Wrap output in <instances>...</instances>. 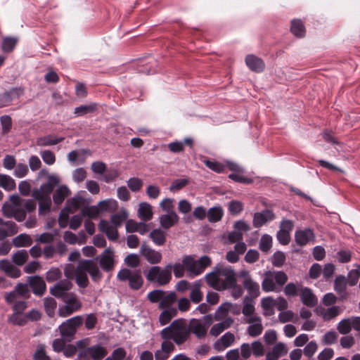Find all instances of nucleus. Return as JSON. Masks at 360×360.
<instances>
[{"mask_svg": "<svg viewBox=\"0 0 360 360\" xmlns=\"http://www.w3.org/2000/svg\"><path fill=\"white\" fill-rule=\"evenodd\" d=\"M176 314V309L175 308L165 309L160 316V322L161 325H165L169 322L172 317Z\"/></svg>", "mask_w": 360, "mask_h": 360, "instance_id": "50", "label": "nucleus"}, {"mask_svg": "<svg viewBox=\"0 0 360 360\" xmlns=\"http://www.w3.org/2000/svg\"><path fill=\"white\" fill-rule=\"evenodd\" d=\"M318 349V344L316 341H310L303 349V354L308 358H311Z\"/></svg>", "mask_w": 360, "mask_h": 360, "instance_id": "56", "label": "nucleus"}, {"mask_svg": "<svg viewBox=\"0 0 360 360\" xmlns=\"http://www.w3.org/2000/svg\"><path fill=\"white\" fill-rule=\"evenodd\" d=\"M28 294V288L26 284L19 283L16 285L15 290L6 296V300L8 303L14 302L20 297H25Z\"/></svg>", "mask_w": 360, "mask_h": 360, "instance_id": "28", "label": "nucleus"}, {"mask_svg": "<svg viewBox=\"0 0 360 360\" xmlns=\"http://www.w3.org/2000/svg\"><path fill=\"white\" fill-rule=\"evenodd\" d=\"M96 108L95 104H91L87 105H80L75 108L74 113L77 116H82L86 114L94 112Z\"/></svg>", "mask_w": 360, "mask_h": 360, "instance_id": "57", "label": "nucleus"}, {"mask_svg": "<svg viewBox=\"0 0 360 360\" xmlns=\"http://www.w3.org/2000/svg\"><path fill=\"white\" fill-rule=\"evenodd\" d=\"M28 253L25 250H20L12 255V261L18 266L23 265L28 259Z\"/></svg>", "mask_w": 360, "mask_h": 360, "instance_id": "47", "label": "nucleus"}, {"mask_svg": "<svg viewBox=\"0 0 360 360\" xmlns=\"http://www.w3.org/2000/svg\"><path fill=\"white\" fill-rule=\"evenodd\" d=\"M61 276V271L58 268L52 267L47 272L46 279L48 282H53Z\"/></svg>", "mask_w": 360, "mask_h": 360, "instance_id": "60", "label": "nucleus"}, {"mask_svg": "<svg viewBox=\"0 0 360 360\" xmlns=\"http://www.w3.org/2000/svg\"><path fill=\"white\" fill-rule=\"evenodd\" d=\"M128 217L127 212L124 209H122L119 212L111 216L110 221L112 225L120 226L122 224L127 220Z\"/></svg>", "mask_w": 360, "mask_h": 360, "instance_id": "48", "label": "nucleus"}, {"mask_svg": "<svg viewBox=\"0 0 360 360\" xmlns=\"http://www.w3.org/2000/svg\"><path fill=\"white\" fill-rule=\"evenodd\" d=\"M82 317L76 316L66 320L60 326L59 330L62 338L70 340L77 331V328L82 325Z\"/></svg>", "mask_w": 360, "mask_h": 360, "instance_id": "11", "label": "nucleus"}, {"mask_svg": "<svg viewBox=\"0 0 360 360\" xmlns=\"http://www.w3.org/2000/svg\"><path fill=\"white\" fill-rule=\"evenodd\" d=\"M36 203L32 200H22L17 195L10 196L9 202L2 206L4 214L8 217H13L18 221H23L26 217V211L31 212L35 210Z\"/></svg>", "mask_w": 360, "mask_h": 360, "instance_id": "3", "label": "nucleus"}, {"mask_svg": "<svg viewBox=\"0 0 360 360\" xmlns=\"http://www.w3.org/2000/svg\"><path fill=\"white\" fill-rule=\"evenodd\" d=\"M124 262L127 266L136 268L140 264V259L137 255L130 254L125 257Z\"/></svg>", "mask_w": 360, "mask_h": 360, "instance_id": "63", "label": "nucleus"}, {"mask_svg": "<svg viewBox=\"0 0 360 360\" xmlns=\"http://www.w3.org/2000/svg\"><path fill=\"white\" fill-rule=\"evenodd\" d=\"M32 240L29 235L22 233L13 239L15 247H28L32 245Z\"/></svg>", "mask_w": 360, "mask_h": 360, "instance_id": "46", "label": "nucleus"}, {"mask_svg": "<svg viewBox=\"0 0 360 360\" xmlns=\"http://www.w3.org/2000/svg\"><path fill=\"white\" fill-rule=\"evenodd\" d=\"M0 187L6 191H12L15 188V181L8 175L0 174Z\"/></svg>", "mask_w": 360, "mask_h": 360, "instance_id": "49", "label": "nucleus"}, {"mask_svg": "<svg viewBox=\"0 0 360 360\" xmlns=\"http://www.w3.org/2000/svg\"><path fill=\"white\" fill-rule=\"evenodd\" d=\"M140 254L151 264H158L161 262L162 259L160 252L152 249L146 243L141 245Z\"/></svg>", "mask_w": 360, "mask_h": 360, "instance_id": "16", "label": "nucleus"}, {"mask_svg": "<svg viewBox=\"0 0 360 360\" xmlns=\"http://www.w3.org/2000/svg\"><path fill=\"white\" fill-rule=\"evenodd\" d=\"M70 194V191L66 186H59L53 193V202L57 205H60Z\"/></svg>", "mask_w": 360, "mask_h": 360, "instance_id": "34", "label": "nucleus"}, {"mask_svg": "<svg viewBox=\"0 0 360 360\" xmlns=\"http://www.w3.org/2000/svg\"><path fill=\"white\" fill-rule=\"evenodd\" d=\"M11 323L15 325L22 326L26 321V315L22 314V313L14 312L9 318Z\"/></svg>", "mask_w": 360, "mask_h": 360, "instance_id": "61", "label": "nucleus"}, {"mask_svg": "<svg viewBox=\"0 0 360 360\" xmlns=\"http://www.w3.org/2000/svg\"><path fill=\"white\" fill-rule=\"evenodd\" d=\"M235 341V335L230 333H226L214 345V348L218 352H222L226 348L231 346Z\"/></svg>", "mask_w": 360, "mask_h": 360, "instance_id": "23", "label": "nucleus"}, {"mask_svg": "<svg viewBox=\"0 0 360 360\" xmlns=\"http://www.w3.org/2000/svg\"><path fill=\"white\" fill-rule=\"evenodd\" d=\"M182 262L189 277H195L201 274L204 270L211 265V259L208 256H202L198 260L194 259L191 255L185 256Z\"/></svg>", "mask_w": 360, "mask_h": 360, "instance_id": "7", "label": "nucleus"}, {"mask_svg": "<svg viewBox=\"0 0 360 360\" xmlns=\"http://www.w3.org/2000/svg\"><path fill=\"white\" fill-rule=\"evenodd\" d=\"M205 165L217 172H222L224 169V165L216 161L215 159H204Z\"/></svg>", "mask_w": 360, "mask_h": 360, "instance_id": "54", "label": "nucleus"}, {"mask_svg": "<svg viewBox=\"0 0 360 360\" xmlns=\"http://www.w3.org/2000/svg\"><path fill=\"white\" fill-rule=\"evenodd\" d=\"M89 274L94 282H98L103 278V274L98 266L97 262L92 259L80 260L77 266L68 264L64 269V274L68 279H75L80 288H86L89 285Z\"/></svg>", "mask_w": 360, "mask_h": 360, "instance_id": "1", "label": "nucleus"}, {"mask_svg": "<svg viewBox=\"0 0 360 360\" xmlns=\"http://www.w3.org/2000/svg\"><path fill=\"white\" fill-rule=\"evenodd\" d=\"M193 146V139L188 137L184 139L183 141H174L168 144V148L171 152L180 153L184 150L186 146L192 148Z\"/></svg>", "mask_w": 360, "mask_h": 360, "instance_id": "31", "label": "nucleus"}, {"mask_svg": "<svg viewBox=\"0 0 360 360\" xmlns=\"http://www.w3.org/2000/svg\"><path fill=\"white\" fill-rule=\"evenodd\" d=\"M120 281H128L129 287L133 290H139L143 285V280L140 270L121 269L117 275Z\"/></svg>", "mask_w": 360, "mask_h": 360, "instance_id": "9", "label": "nucleus"}, {"mask_svg": "<svg viewBox=\"0 0 360 360\" xmlns=\"http://www.w3.org/2000/svg\"><path fill=\"white\" fill-rule=\"evenodd\" d=\"M17 44V39L13 37H5L3 39L1 49L4 52H11Z\"/></svg>", "mask_w": 360, "mask_h": 360, "instance_id": "53", "label": "nucleus"}, {"mask_svg": "<svg viewBox=\"0 0 360 360\" xmlns=\"http://www.w3.org/2000/svg\"><path fill=\"white\" fill-rule=\"evenodd\" d=\"M18 232L16 224L11 221H4L0 218V240Z\"/></svg>", "mask_w": 360, "mask_h": 360, "instance_id": "19", "label": "nucleus"}, {"mask_svg": "<svg viewBox=\"0 0 360 360\" xmlns=\"http://www.w3.org/2000/svg\"><path fill=\"white\" fill-rule=\"evenodd\" d=\"M117 227L105 220H101L98 224L99 230L105 233L110 240H116L118 238Z\"/></svg>", "mask_w": 360, "mask_h": 360, "instance_id": "27", "label": "nucleus"}, {"mask_svg": "<svg viewBox=\"0 0 360 360\" xmlns=\"http://www.w3.org/2000/svg\"><path fill=\"white\" fill-rule=\"evenodd\" d=\"M230 307H231L230 302H225L221 304L214 313V319L220 321L226 319L229 312H230Z\"/></svg>", "mask_w": 360, "mask_h": 360, "instance_id": "44", "label": "nucleus"}, {"mask_svg": "<svg viewBox=\"0 0 360 360\" xmlns=\"http://www.w3.org/2000/svg\"><path fill=\"white\" fill-rule=\"evenodd\" d=\"M138 216L144 221L151 219L153 217L151 205L147 202H141L138 210Z\"/></svg>", "mask_w": 360, "mask_h": 360, "instance_id": "39", "label": "nucleus"}, {"mask_svg": "<svg viewBox=\"0 0 360 360\" xmlns=\"http://www.w3.org/2000/svg\"><path fill=\"white\" fill-rule=\"evenodd\" d=\"M72 284L68 280H62L56 283L50 289V292L52 295L58 298L65 300L71 293H68V291L72 288Z\"/></svg>", "mask_w": 360, "mask_h": 360, "instance_id": "15", "label": "nucleus"}, {"mask_svg": "<svg viewBox=\"0 0 360 360\" xmlns=\"http://www.w3.org/2000/svg\"><path fill=\"white\" fill-rule=\"evenodd\" d=\"M172 265L169 264L163 269L159 266H153L148 270L146 277L148 281L158 285H165L169 283L172 278Z\"/></svg>", "mask_w": 360, "mask_h": 360, "instance_id": "8", "label": "nucleus"}, {"mask_svg": "<svg viewBox=\"0 0 360 360\" xmlns=\"http://www.w3.org/2000/svg\"><path fill=\"white\" fill-rule=\"evenodd\" d=\"M207 283L212 288L222 290L233 286L236 283V273L231 266H217L214 270L205 275Z\"/></svg>", "mask_w": 360, "mask_h": 360, "instance_id": "2", "label": "nucleus"}, {"mask_svg": "<svg viewBox=\"0 0 360 360\" xmlns=\"http://www.w3.org/2000/svg\"><path fill=\"white\" fill-rule=\"evenodd\" d=\"M176 300V296L174 292H166L164 291V295L159 303L160 308L168 309L171 308V305L174 303Z\"/></svg>", "mask_w": 360, "mask_h": 360, "instance_id": "45", "label": "nucleus"}, {"mask_svg": "<svg viewBox=\"0 0 360 360\" xmlns=\"http://www.w3.org/2000/svg\"><path fill=\"white\" fill-rule=\"evenodd\" d=\"M22 93V91L20 89L13 88L0 94V108L8 105L13 99L18 98Z\"/></svg>", "mask_w": 360, "mask_h": 360, "instance_id": "26", "label": "nucleus"}, {"mask_svg": "<svg viewBox=\"0 0 360 360\" xmlns=\"http://www.w3.org/2000/svg\"><path fill=\"white\" fill-rule=\"evenodd\" d=\"M347 281L343 276H337L335 280V290L340 295L345 293Z\"/></svg>", "mask_w": 360, "mask_h": 360, "instance_id": "51", "label": "nucleus"}, {"mask_svg": "<svg viewBox=\"0 0 360 360\" xmlns=\"http://www.w3.org/2000/svg\"><path fill=\"white\" fill-rule=\"evenodd\" d=\"M233 323V319L231 317L226 318L221 322L214 324L210 329V334L213 336H218L225 329L229 328Z\"/></svg>", "mask_w": 360, "mask_h": 360, "instance_id": "35", "label": "nucleus"}, {"mask_svg": "<svg viewBox=\"0 0 360 360\" xmlns=\"http://www.w3.org/2000/svg\"><path fill=\"white\" fill-rule=\"evenodd\" d=\"M272 246V238L269 235L262 236L259 241V249L264 252H268Z\"/></svg>", "mask_w": 360, "mask_h": 360, "instance_id": "55", "label": "nucleus"}, {"mask_svg": "<svg viewBox=\"0 0 360 360\" xmlns=\"http://www.w3.org/2000/svg\"><path fill=\"white\" fill-rule=\"evenodd\" d=\"M101 268L106 272L113 270L116 261L114 251L110 248L105 249L97 258Z\"/></svg>", "mask_w": 360, "mask_h": 360, "instance_id": "14", "label": "nucleus"}, {"mask_svg": "<svg viewBox=\"0 0 360 360\" xmlns=\"http://www.w3.org/2000/svg\"><path fill=\"white\" fill-rule=\"evenodd\" d=\"M108 354V350L100 344L89 347L80 350L78 353L79 359L89 360L91 357L94 360H101Z\"/></svg>", "mask_w": 360, "mask_h": 360, "instance_id": "12", "label": "nucleus"}, {"mask_svg": "<svg viewBox=\"0 0 360 360\" xmlns=\"http://www.w3.org/2000/svg\"><path fill=\"white\" fill-rule=\"evenodd\" d=\"M149 238L156 245L162 246L166 242V233L160 229H155L150 233Z\"/></svg>", "mask_w": 360, "mask_h": 360, "instance_id": "40", "label": "nucleus"}, {"mask_svg": "<svg viewBox=\"0 0 360 360\" xmlns=\"http://www.w3.org/2000/svg\"><path fill=\"white\" fill-rule=\"evenodd\" d=\"M189 334L188 326L181 321H174L161 332L163 339H172L177 345L184 343L188 339Z\"/></svg>", "mask_w": 360, "mask_h": 360, "instance_id": "5", "label": "nucleus"}, {"mask_svg": "<svg viewBox=\"0 0 360 360\" xmlns=\"http://www.w3.org/2000/svg\"><path fill=\"white\" fill-rule=\"evenodd\" d=\"M63 301L65 303V306L58 309V314L61 317H67L71 315L82 307L81 302L73 294L68 295Z\"/></svg>", "mask_w": 360, "mask_h": 360, "instance_id": "13", "label": "nucleus"}, {"mask_svg": "<svg viewBox=\"0 0 360 360\" xmlns=\"http://www.w3.org/2000/svg\"><path fill=\"white\" fill-rule=\"evenodd\" d=\"M295 241L299 245H304L314 240V232L310 229L297 230L295 234Z\"/></svg>", "mask_w": 360, "mask_h": 360, "instance_id": "25", "label": "nucleus"}, {"mask_svg": "<svg viewBox=\"0 0 360 360\" xmlns=\"http://www.w3.org/2000/svg\"><path fill=\"white\" fill-rule=\"evenodd\" d=\"M126 356V351L123 348L119 347L115 349L111 355L104 360H125Z\"/></svg>", "mask_w": 360, "mask_h": 360, "instance_id": "59", "label": "nucleus"}, {"mask_svg": "<svg viewBox=\"0 0 360 360\" xmlns=\"http://www.w3.org/2000/svg\"><path fill=\"white\" fill-rule=\"evenodd\" d=\"M245 63L252 71L255 72H262L265 68L263 60L255 55H248L245 58Z\"/></svg>", "mask_w": 360, "mask_h": 360, "instance_id": "22", "label": "nucleus"}, {"mask_svg": "<svg viewBox=\"0 0 360 360\" xmlns=\"http://www.w3.org/2000/svg\"><path fill=\"white\" fill-rule=\"evenodd\" d=\"M34 360H51L46 354L44 345H40L38 346L37 351L34 354Z\"/></svg>", "mask_w": 360, "mask_h": 360, "instance_id": "64", "label": "nucleus"}, {"mask_svg": "<svg viewBox=\"0 0 360 360\" xmlns=\"http://www.w3.org/2000/svg\"><path fill=\"white\" fill-rule=\"evenodd\" d=\"M244 323L249 325L247 332L250 336L255 338L262 334L264 327L262 318L259 316L250 320H244Z\"/></svg>", "mask_w": 360, "mask_h": 360, "instance_id": "18", "label": "nucleus"}, {"mask_svg": "<svg viewBox=\"0 0 360 360\" xmlns=\"http://www.w3.org/2000/svg\"><path fill=\"white\" fill-rule=\"evenodd\" d=\"M290 31L298 38L304 37L306 33L305 27L302 21L300 19H295L292 20Z\"/></svg>", "mask_w": 360, "mask_h": 360, "instance_id": "41", "label": "nucleus"}, {"mask_svg": "<svg viewBox=\"0 0 360 360\" xmlns=\"http://www.w3.org/2000/svg\"><path fill=\"white\" fill-rule=\"evenodd\" d=\"M228 167L230 170L234 172V173L230 174L229 175V179L233 180L234 181L245 184H250L252 182V179L243 176L244 169L238 165L232 162H229Z\"/></svg>", "mask_w": 360, "mask_h": 360, "instance_id": "17", "label": "nucleus"}, {"mask_svg": "<svg viewBox=\"0 0 360 360\" xmlns=\"http://www.w3.org/2000/svg\"><path fill=\"white\" fill-rule=\"evenodd\" d=\"M300 299L302 303L309 307H314L317 304V298L310 288H304L302 290Z\"/></svg>", "mask_w": 360, "mask_h": 360, "instance_id": "33", "label": "nucleus"}, {"mask_svg": "<svg viewBox=\"0 0 360 360\" xmlns=\"http://www.w3.org/2000/svg\"><path fill=\"white\" fill-rule=\"evenodd\" d=\"M224 216V210L219 205L214 206L207 210V217L210 223L219 221Z\"/></svg>", "mask_w": 360, "mask_h": 360, "instance_id": "36", "label": "nucleus"}, {"mask_svg": "<svg viewBox=\"0 0 360 360\" xmlns=\"http://www.w3.org/2000/svg\"><path fill=\"white\" fill-rule=\"evenodd\" d=\"M188 327L190 333H194L198 338H204L206 335V326L198 319H192Z\"/></svg>", "mask_w": 360, "mask_h": 360, "instance_id": "30", "label": "nucleus"}, {"mask_svg": "<svg viewBox=\"0 0 360 360\" xmlns=\"http://www.w3.org/2000/svg\"><path fill=\"white\" fill-rule=\"evenodd\" d=\"M352 327V317L342 320L338 325L337 329L340 333L346 335L348 334Z\"/></svg>", "mask_w": 360, "mask_h": 360, "instance_id": "52", "label": "nucleus"}, {"mask_svg": "<svg viewBox=\"0 0 360 360\" xmlns=\"http://www.w3.org/2000/svg\"><path fill=\"white\" fill-rule=\"evenodd\" d=\"M262 288L266 292H278L288 280L283 271H266L263 275Z\"/></svg>", "mask_w": 360, "mask_h": 360, "instance_id": "6", "label": "nucleus"}, {"mask_svg": "<svg viewBox=\"0 0 360 360\" xmlns=\"http://www.w3.org/2000/svg\"><path fill=\"white\" fill-rule=\"evenodd\" d=\"M60 182L58 176L52 174L48 176L47 182L43 184L39 189L32 192V197L39 202V213L45 214L50 211L51 206V194L53 188Z\"/></svg>", "mask_w": 360, "mask_h": 360, "instance_id": "4", "label": "nucleus"}, {"mask_svg": "<svg viewBox=\"0 0 360 360\" xmlns=\"http://www.w3.org/2000/svg\"><path fill=\"white\" fill-rule=\"evenodd\" d=\"M243 304L242 313L245 316L244 320H250L259 316V315L255 313V302L252 300L248 297H245L243 299Z\"/></svg>", "mask_w": 360, "mask_h": 360, "instance_id": "24", "label": "nucleus"}, {"mask_svg": "<svg viewBox=\"0 0 360 360\" xmlns=\"http://www.w3.org/2000/svg\"><path fill=\"white\" fill-rule=\"evenodd\" d=\"M44 308L46 314L49 316H53L54 314V311L56 307V302L52 297H48L44 299Z\"/></svg>", "mask_w": 360, "mask_h": 360, "instance_id": "58", "label": "nucleus"}, {"mask_svg": "<svg viewBox=\"0 0 360 360\" xmlns=\"http://www.w3.org/2000/svg\"><path fill=\"white\" fill-rule=\"evenodd\" d=\"M274 218V213L270 210H264L257 212L254 215L253 225L255 227H260L266 222L271 221Z\"/></svg>", "mask_w": 360, "mask_h": 360, "instance_id": "29", "label": "nucleus"}, {"mask_svg": "<svg viewBox=\"0 0 360 360\" xmlns=\"http://www.w3.org/2000/svg\"><path fill=\"white\" fill-rule=\"evenodd\" d=\"M261 306L264 310L265 316H271L274 314V307H276V299L269 296L261 300Z\"/></svg>", "mask_w": 360, "mask_h": 360, "instance_id": "37", "label": "nucleus"}, {"mask_svg": "<svg viewBox=\"0 0 360 360\" xmlns=\"http://www.w3.org/2000/svg\"><path fill=\"white\" fill-rule=\"evenodd\" d=\"M84 203V200L80 196H75L74 198L68 200L66 202V206L64 209L70 213H74Z\"/></svg>", "mask_w": 360, "mask_h": 360, "instance_id": "43", "label": "nucleus"}, {"mask_svg": "<svg viewBox=\"0 0 360 360\" xmlns=\"http://www.w3.org/2000/svg\"><path fill=\"white\" fill-rule=\"evenodd\" d=\"M27 281L35 295H42L46 291V283L42 278L38 276H29Z\"/></svg>", "mask_w": 360, "mask_h": 360, "instance_id": "20", "label": "nucleus"}, {"mask_svg": "<svg viewBox=\"0 0 360 360\" xmlns=\"http://www.w3.org/2000/svg\"><path fill=\"white\" fill-rule=\"evenodd\" d=\"M179 216L176 212L167 213L160 217V224L165 229H169L177 224Z\"/></svg>", "mask_w": 360, "mask_h": 360, "instance_id": "32", "label": "nucleus"}, {"mask_svg": "<svg viewBox=\"0 0 360 360\" xmlns=\"http://www.w3.org/2000/svg\"><path fill=\"white\" fill-rule=\"evenodd\" d=\"M202 286V282L201 280L195 281L191 285L189 299L194 304L200 303L203 299V292L201 290Z\"/></svg>", "mask_w": 360, "mask_h": 360, "instance_id": "21", "label": "nucleus"}, {"mask_svg": "<svg viewBox=\"0 0 360 360\" xmlns=\"http://www.w3.org/2000/svg\"><path fill=\"white\" fill-rule=\"evenodd\" d=\"M340 313L338 307L333 306L324 310L322 313L323 318L325 320H330L337 316Z\"/></svg>", "mask_w": 360, "mask_h": 360, "instance_id": "62", "label": "nucleus"}, {"mask_svg": "<svg viewBox=\"0 0 360 360\" xmlns=\"http://www.w3.org/2000/svg\"><path fill=\"white\" fill-rule=\"evenodd\" d=\"M243 285L251 296L257 297L259 295V285L252 278L243 280Z\"/></svg>", "mask_w": 360, "mask_h": 360, "instance_id": "42", "label": "nucleus"}, {"mask_svg": "<svg viewBox=\"0 0 360 360\" xmlns=\"http://www.w3.org/2000/svg\"><path fill=\"white\" fill-rule=\"evenodd\" d=\"M63 139V137H58L54 134H49L38 138L37 144L40 146H52L61 142Z\"/></svg>", "mask_w": 360, "mask_h": 360, "instance_id": "38", "label": "nucleus"}, {"mask_svg": "<svg viewBox=\"0 0 360 360\" xmlns=\"http://www.w3.org/2000/svg\"><path fill=\"white\" fill-rule=\"evenodd\" d=\"M117 202L115 200H105L101 201L97 206L86 207L82 209L83 217H87L90 219H96L98 217L101 211H112L117 209Z\"/></svg>", "mask_w": 360, "mask_h": 360, "instance_id": "10", "label": "nucleus"}]
</instances>
